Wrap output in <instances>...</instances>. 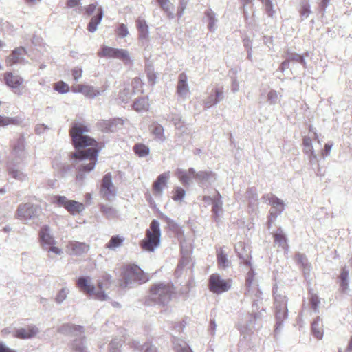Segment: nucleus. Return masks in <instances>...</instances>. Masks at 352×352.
<instances>
[{"label":"nucleus","mask_w":352,"mask_h":352,"mask_svg":"<svg viewBox=\"0 0 352 352\" xmlns=\"http://www.w3.org/2000/svg\"><path fill=\"white\" fill-rule=\"evenodd\" d=\"M69 132L73 144L76 149L71 155L77 166L76 179L82 181L86 173L94 169L100 148L98 142L86 134L89 132L87 126L80 123H74Z\"/></svg>","instance_id":"obj_1"},{"label":"nucleus","mask_w":352,"mask_h":352,"mask_svg":"<svg viewBox=\"0 0 352 352\" xmlns=\"http://www.w3.org/2000/svg\"><path fill=\"white\" fill-rule=\"evenodd\" d=\"M160 223L154 219L146 230L145 237L140 242V246L146 252H153L160 245Z\"/></svg>","instance_id":"obj_2"},{"label":"nucleus","mask_w":352,"mask_h":352,"mask_svg":"<svg viewBox=\"0 0 352 352\" xmlns=\"http://www.w3.org/2000/svg\"><path fill=\"white\" fill-rule=\"evenodd\" d=\"M175 293L172 284L157 283L151 287L149 296L153 301L165 305L171 300Z\"/></svg>","instance_id":"obj_3"},{"label":"nucleus","mask_w":352,"mask_h":352,"mask_svg":"<svg viewBox=\"0 0 352 352\" xmlns=\"http://www.w3.org/2000/svg\"><path fill=\"white\" fill-rule=\"evenodd\" d=\"M39 241L42 248L44 250L60 255L63 253L60 248L55 246L56 241L50 234V227L47 225L42 226L39 230Z\"/></svg>","instance_id":"obj_4"},{"label":"nucleus","mask_w":352,"mask_h":352,"mask_svg":"<svg viewBox=\"0 0 352 352\" xmlns=\"http://www.w3.org/2000/svg\"><path fill=\"white\" fill-rule=\"evenodd\" d=\"M232 280L222 278L217 273L212 274L208 278L209 290L217 294L226 292L231 289Z\"/></svg>","instance_id":"obj_5"},{"label":"nucleus","mask_w":352,"mask_h":352,"mask_svg":"<svg viewBox=\"0 0 352 352\" xmlns=\"http://www.w3.org/2000/svg\"><path fill=\"white\" fill-rule=\"evenodd\" d=\"M98 56L107 58H116L122 60L124 63L130 61V54L129 51L124 49H119L103 45L98 52Z\"/></svg>","instance_id":"obj_6"},{"label":"nucleus","mask_w":352,"mask_h":352,"mask_svg":"<svg viewBox=\"0 0 352 352\" xmlns=\"http://www.w3.org/2000/svg\"><path fill=\"white\" fill-rule=\"evenodd\" d=\"M77 285L79 288L84 292L89 295H96V298L99 300H106L109 297L105 294L103 289V283L100 281L98 283V287L100 290L95 292V287L89 283L88 278L85 276H80L78 278Z\"/></svg>","instance_id":"obj_7"},{"label":"nucleus","mask_w":352,"mask_h":352,"mask_svg":"<svg viewBox=\"0 0 352 352\" xmlns=\"http://www.w3.org/2000/svg\"><path fill=\"white\" fill-rule=\"evenodd\" d=\"M41 212V208L31 203L20 204L16 210L18 218L25 221L35 219Z\"/></svg>","instance_id":"obj_8"},{"label":"nucleus","mask_w":352,"mask_h":352,"mask_svg":"<svg viewBox=\"0 0 352 352\" xmlns=\"http://www.w3.org/2000/svg\"><path fill=\"white\" fill-rule=\"evenodd\" d=\"M54 203L60 207H64L71 214L73 215L81 212L85 209L83 204L74 200H68L65 196H55Z\"/></svg>","instance_id":"obj_9"},{"label":"nucleus","mask_w":352,"mask_h":352,"mask_svg":"<svg viewBox=\"0 0 352 352\" xmlns=\"http://www.w3.org/2000/svg\"><path fill=\"white\" fill-rule=\"evenodd\" d=\"M117 191L112 182V177L111 173H107L102 178L100 195L101 196L109 201L112 200L116 195Z\"/></svg>","instance_id":"obj_10"},{"label":"nucleus","mask_w":352,"mask_h":352,"mask_svg":"<svg viewBox=\"0 0 352 352\" xmlns=\"http://www.w3.org/2000/svg\"><path fill=\"white\" fill-rule=\"evenodd\" d=\"M170 179V172H164L160 174L153 184L152 190L155 196H160L163 190L166 187Z\"/></svg>","instance_id":"obj_11"},{"label":"nucleus","mask_w":352,"mask_h":352,"mask_svg":"<svg viewBox=\"0 0 352 352\" xmlns=\"http://www.w3.org/2000/svg\"><path fill=\"white\" fill-rule=\"evenodd\" d=\"M59 333L65 336L73 335L77 336L79 334H83L85 333V328L83 326L74 324L71 323H65L60 325L58 329Z\"/></svg>","instance_id":"obj_12"},{"label":"nucleus","mask_w":352,"mask_h":352,"mask_svg":"<svg viewBox=\"0 0 352 352\" xmlns=\"http://www.w3.org/2000/svg\"><path fill=\"white\" fill-rule=\"evenodd\" d=\"M39 332L38 329L35 325H29L25 328H19L15 331L14 336L17 338L25 340L35 337Z\"/></svg>","instance_id":"obj_13"},{"label":"nucleus","mask_w":352,"mask_h":352,"mask_svg":"<svg viewBox=\"0 0 352 352\" xmlns=\"http://www.w3.org/2000/svg\"><path fill=\"white\" fill-rule=\"evenodd\" d=\"M123 124V120L120 118L103 120L98 123V126L103 132H113L117 130L119 125Z\"/></svg>","instance_id":"obj_14"},{"label":"nucleus","mask_w":352,"mask_h":352,"mask_svg":"<svg viewBox=\"0 0 352 352\" xmlns=\"http://www.w3.org/2000/svg\"><path fill=\"white\" fill-rule=\"evenodd\" d=\"M26 52V50L23 47L16 48L12 51V54L7 58L6 61L8 64L10 65H13L17 63L25 64L27 61L22 57V56L25 54Z\"/></svg>","instance_id":"obj_15"},{"label":"nucleus","mask_w":352,"mask_h":352,"mask_svg":"<svg viewBox=\"0 0 352 352\" xmlns=\"http://www.w3.org/2000/svg\"><path fill=\"white\" fill-rule=\"evenodd\" d=\"M6 84L12 88L15 93L19 87L23 83V78L19 75H14L12 72H6L4 74Z\"/></svg>","instance_id":"obj_16"},{"label":"nucleus","mask_w":352,"mask_h":352,"mask_svg":"<svg viewBox=\"0 0 352 352\" xmlns=\"http://www.w3.org/2000/svg\"><path fill=\"white\" fill-rule=\"evenodd\" d=\"M80 336L74 339L70 344L69 347L74 352H89L87 338L82 334H80Z\"/></svg>","instance_id":"obj_17"},{"label":"nucleus","mask_w":352,"mask_h":352,"mask_svg":"<svg viewBox=\"0 0 352 352\" xmlns=\"http://www.w3.org/2000/svg\"><path fill=\"white\" fill-rule=\"evenodd\" d=\"M67 248L70 251L71 254L80 256L87 253L89 250V246L85 243L72 241L69 242Z\"/></svg>","instance_id":"obj_18"},{"label":"nucleus","mask_w":352,"mask_h":352,"mask_svg":"<svg viewBox=\"0 0 352 352\" xmlns=\"http://www.w3.org/2000/svg\"><path fill=\"white\" fill-rule=\"evenodd\" d=\"M104 16V11L102 7H98L97 12L94 15L87 25V30L90 32H95L98 29V25L100 23Z\"/></svg>","instance_id":"obj_19"},{"label":"nucleus","mask_w":352,"mask_h":352,"mask_svg":"<svg viewBox=\"0 0 352 352\" xmlns=\"http://www.w3.org/2000/svg\"><path fill=\"white\" fill-rule=\"evenodd\" d=\"M187 79L188 78L185 73H181L179 74L177 85V93L183 98H185L189 93Z\"/></svg>","instance_id":"obj_20"},{"label":"nucleus","mask_w":352,"mask_h":352,"mask_svg":"<svg viewBox=\"0 0 352 352\" xmlns=\"http://www.w3.org/2000/svg\"><path fill=\"white\" fill-rule=\"evenodd\" d=\"M274 241L278 244L283 250H288L289 245L287 243V239L281 229H278L276 232L273 234Z\"/></svg>","instance_id":"obj_21"},{"label":"nucleus","mask_w":352,"mask_h":352,"mask_svg":"<svg viewBox=\"0 0 352 352\" xmlns=\"http://www.w3.org/2000/svg\"><path fill=\"white\" fill-rule=\"evenodd\" d=\"M125 238L120 235H115L111 237L109 241L105 245V248L110 250H116L122 245Z\"/></svg>","instance_id":"obj_22"},{"label":"nucleus","mask_w":352,"mask_h":352,"mask_svg":"<svg viewBox=\"0 0 352 352\" xmlns=\"http://www.w3.org/2000/svg\"><path fill=\"white\" fill-rule=\"evenodd\" d=\"M136 28L140 38H146L148 36V25L144 19H138L136 20Z\"/></svg>","instance_id":"obj_23"},{"label":"nucleus","mask_w":352,"mask_h":352,"mask_svg":"<svg viewBox=\"0 0 352 352\" xmlns=\"http://www.w3.org/2000/svg\"><path fill=\"white\" fill-rule=\"evenodd\" d=\"M217 261L219 268L225 269L228 267L229 261L223 248L217 250Z\"/></svg>","instance_id":"obj_24"},{"label":"nucleus","mask_w":352,"mask_h":352,"mask_svg":"<svg viewBox=\"0 0 352 352\" xmlns=\"http://www.w3.org/2000/svg\"><path fill=\"white\" fill-rule=\"evenodd\" d=\"M148 280V276L138 266L133 265V282L142 284Z\"/></svg>","instance_id":"obj_25"},{"label":"nucleus","mask_w":352,"mask_h":352,"mask_svg":"<svg viewBox=\"0 0 352 352\" xmlns=\"http://www.w3.org/2000/svg\"><path fill=\"white\" fill-rule=\"evenodd\" d=\"M263 198L266 199L269 201L270 204H271L274 208H277L279 210V212H281L283 210V202L274 195L268 194Z\"/></svg>","instance_id":"obj_26"},{"label":"nucleus","mask_w":352,"mask_h":352,"mask_svg":"<svg viewBox=\"0 0 352 352\" xmlns=\"http://www.w3.org/2000/svg\"><path fill=\"white\" fill-rule=\"evenodd\" d=\"M133 109L137 111H147L149 109V104L146 98L137 99L133 103Z\"/></svg>","instance_id":"obj_27"},{"label":"nucleus","mask_w":352,"mask_h":352,"mask_svg":"<svg viewBox=\"0 0 352 352\" xmlns=\"http://www.w3.org/2000/svg\"><path fill=\"white\" fill-rule=\"evenodd\" d=\"M100 211L108 219H113L118 217V211L109 205H101Z\"/></svg>","instance_id":"obj_28"},{"label":"nucleus","mask_w":352,"mask_h":352,"mask_svg":"<svg viewBox=\"0 0 352 352\" xmlns=\"http://www.w3.org/2000/svg\"><path fill=\"white\" fill-rule=\"evenodd\" d=\"M195 170L190 168L188 171H182L178 174L179 181L184 184L187 185L192 178H195Z\"/></svg>","instance_id":"obj_29"},{"label":"nucleus","mask_w":352,"mask_h":352,"mask_svg":"<svg viewBox=\"0 0 352 352\" xmlns=\"http://www.w3.org/2000/svg\"><path fill=\"white\" fill-rule=\"evenodd\" d=\"M133 151L135 154L140 157H144L149 155V148L144 144H136L133 146Z\"/></svg>","instance_id":"obj_30"},{"label":"nucleus","mask_w":352,"mask_h":352,"mask_svg":"<svg viewBox=\"0 0 352 352\" xmlns=\"http://www.w3.org/2000/svg\"><path fill=\"white\" fill-rule=\"evenodd\" d=\"M122 275L125 285L132 283V265L125 266L122 272Z\"/></svg>","instance_id":"obj_31"},{"label":"nucleus","mask_w":352,"mask_h":352,"mask_svg":"<svg viewBox=\"0 0 352 352\" xmlns=\"http://www.w3.org/2000/svg\"><path fill=\"white\" fill-rule=\"evenodd\" d=\"M296 263L302 269L309 268V263L306 256L302 253L297 252L294 257Z\"/></svg>","instance_id":"obj_32"},{"label":"nucleus","mask_w":352,"mask_h":352,"mask_svg":"<svg viewBox=\"0 0 352 352\" xmlns=\"http://www.w3.org/2000/svg\"><path fill=\"white\" fill-rule=\"evenodd\" d=\"M82 94L88 98H94L100 95V92L98 89H96L94 87L85 85Z\"/></svg>","instance_id":"obj_33"},{"label":"nucleus","mask_w":352,"mask_h":352,"mask_svg":"<svg viewBox=\"0 0 352 352\" xmlns=\"http://www.w3.org/2000/svg\"><path fill=\"white\" fill-rule=\"evenodd\" d=\"M311 329L314 336L318 339H322L323 336V331L319 320L314 321L311 324Z\"/></svg>","instance_id":"obj_34"},{"label":"nucleus","mask_w":352,"mask_h":352,"mask_svg":"<svg viewBox=\"0 0 352 352\" xmlns=\"http://www.w3.org/2000/svg\"><path fill=\"white\" fill-rule=\"evenodd\" d=\"M131 98V92L129 88H124L120 91L118 95V100L121 104H126L129 102Z\"/></svg>","instance_id":"obj_35"},{"label":"nucleus","mask_w":352,"mask_h":352,"mask_svg":"<svg viewBox=\"0 0 352 352\" xmlns=\"http://www.w3.org/2000/svg\"><path fill=\"white\" fill-rule=\"evenodd\" d=\"M13 155L19 159H23L25 156L24 145L21 141H19L17 144L14 146Z\"/></svg>","instance_id":"obj_36"},{"label":"nucleus","mask_w":352,"mask_h":352,"mask_svg":"<svg viewBox=\"0 0 352 352\" xmlns=\"http://www.w3.org/2000/svg\"><path fill=\"white\" fill-rule=\"evenodd\" d=\"M150 131L157 138L161 139L163 137L164 129L159 124L153 123L150 126Z\"/></svg>","instance_id":"obj_37"},{"label":"nucleus","mask_w":352,"mask_h":352,"mask_svg":"<svg viewBox=\"0 0 352 352\" xmlns=\"http://www.w3.org/2000/svg\"><path fill=\"white\" fill-rule=\"evenodd\" d=\"M69 289L66 287L62 288L56 295L55 300L58 304H61L67 298Z\"/></svg>","instance_id":"obj_38"},{"label":"nucleus","mask_w":352,"mask_h":352,"mask_svg":"<svg viewBox=\"0 0 352 352\" xmlns=\"http://www.w3.org/2000/svg\"><path fill=\"white\" fill-rule=\"evenodd\" d=\"M264 6L265 10L267 15L270 17H272L275 13L274 10L273 9V5L272 3L271 0H259Z\"/></svg>","instance_id":"obj_39"},{"label":"nucleus","mask_w":352,"mask_h":352,"mask_svg":"<svg viewBox=\"0 0 352 352\" xmlns=\"http://www.w3.org/2000/svg\"><path fill=\"white\" fill-rule=\"evenodd\" d=\"M121 340L118 338H115L109 344V352H120Z\"/></svg>","instance_id":"obj_40"},{"label":"nucleus","mask_w":352,"mask_h":352,"mask_svg":"<svg viewBox=\"0 0 352 352\" xmlns=\"http://www.w3.org/2000/svg\"><path fill=\"white\" fill-rule=\"evenodd\" d=\"M160 7L168 14V16H172L170 11L171 4L169 0H157Z\"/></svg>","instance_id":"obj_41"},{"label":"nucleus","mask_w":352,"mask_h":352,"mask_svg":"<svg viewBox=\"0 0 352 352\" xmlns=\"http://www.w3.org/2000/svg\"><path fill=\"white\" fill-rule=\"evenodd\" d=\"M185 195V191L181 187H176L173 191L172 199L174 201L182 200Z\"/></svg>","instance_id":"obj_42"},{"label":"nucleus","mask_w":352,"mask_h":352,"mask_svg":"<svg viewBox=\"0 0 352 352\" xmlns=\"http://www.w3.org/2000/svg\"><path fill=\"white\" fill-rule=\"evenodd\" d=\"M54 89L60 94H65L69 91V87L63 81H59L54 85Z\"/></svg>","instance_id":"obj_43"},{"label":"nucleus","mask_w":352,"mask_h":352,"mask_svg":"<svg viewBox=\"0 0 352 352\" xmlns=\"http://www.w3.org/2000/svg\"><path fill=\"white\" fill-rule=\"evenodd\" d=\"M10 175L16 179L23 181L26 178V175L21 170L16 169H10L9 170Z\"/></svg>","instance_id":"obj_44"},{"label":"nucleus","mask_w":352,"mask_h":352,"mask_svg":"<svg viewBox=\"0 0 352 352\" xmlns=\"http://www.w3.org/2000/svg\"><path fill=\"white\" fill-rule=\"evenodd\" d=\"M116 33L119 37L124 38L129 34L128 28L124 23H121L118 25Z\"/></svg>","instance_id":"obj_45"},{"label":"nucleus","mask_w":352,"mask_h":352,"mask_svg":"<svg viewBox=\"0 0 352 352\" xmlns=\"http://www.w3.org/2000/svg\"><path fill=\"white\" fill-rule=\"evenodd\" d=\"M214 93H215V98L213 99L210 102H208V107L216 104L217 102H218L219 101V100L221 98H222L223 94V89L222 87L217 88L214 90Z\"/></svg>","instance_id":"obj_46"},{"label":"nucleus","mask_w":352,"mask_h":352,"mask_svg":"<svg viewBox=\"0 0 352 352\" xmlns=\"http://www.w3.org/2000/svg\"><path fill=\"white\" fill-rule=\"evenodd\" d=\"M303 145L305 147L306 153H309L311 155L314 154V150L312 148V142H311V140L309 138L305 137L303 138Z\"/></svg>","instance_id":"obj_47"},{"label":"nucleus","mask_w":352,"mask_h":352,"mask_svg":"<svg viewBox=\"0 0 352 352\" xmlns=\"http://www.w3.org/2000/svg\"><path fill=\"white\" fill-rule=\"evenodd\" d=\"M210 175H211V173L206 172V171H201L197 173H196L195 172L194 177L195 179H197L199 180H206L210 177Z\"/></svg>","instance_id":"obj_48"},{"label":"nucleus","mask_w":352,"mask_h":352,"mask_svg":"<svg viewBox=\"0 0 352 352\" xmlns=\"http://www.w3.org/2000/svg\"><path fill=\"white\" fill-rule=\"evenodd\" d=\"M97 5L94 3L89 4V6L85 8V13L88 16L92 15L95 11L97 12Z\"/></svg>","instance_id":"obj_49"},{"label":"nucleus","mask_w":352,"mask_h":352,"mask_svg":"<svg viewBox=\"0 0 352 352\" xmlns=\"http://www.w3.org/2000/svg\"><path fill=\"white\" fill-rule=\"evenodd\" d=\"M82 71L81 69L76 68L72 70V75L76 82L82 76Z\"/></svg>","instance_id":"obj_50"},{"label":"nucleus","mask_w":352,"mask_h":352,"mask_svg":"<svg viewBox=\"0 0 352 352\" xmlns=\"http://www.w3.org/2000/svg\"><path fill=\"white\" fill-rule=\"evenodd\" d=\"M12 118L0 116V126H6L11 123Z\"/></svg>","instance_id":"obj_51"},{"label":"nucleus","mask_w":352,"mask_h":352,"mask_svg":"<svg viewBox=\"0 0 352 352\" xmlns=\"http://www.w3.org/2000/svg\"><path fill=\"white\" fill-rule=\"evenodd\" d=\"M349 272L346 268H342L340 274V280H348Z\"/></svg>","instance_id":"obj_52"},{"label":"nucleus","mask_w":352,"mask_h":352,"mask_svg":"<svg viewBox=\"0 0 352 352\" xmlns=\"http://www.w3.org/2000/svg\"><path fill=\"white\" fill-rule=\"evenodd\" d=\"M85 85H76V86H73L72 87V91L82 94Z\"/></svg>","instance_id":"obj_53"},{"label":"nucleus","mask_w":352,"mask_h":352,"mask_svg":"<svg viewBox=\"0 0 352 352\" xmlns=\"http://www.w3.org/2000/svg\"><path fill=\"white\" fill-rule=\"evenodd\" d=\"M46 129H49V128L47 126L44 125V124H41V125H37L36 126V127L35 129V131H36V133H37V134H41Z\"/></svg>","instance_id":"obj_54"},{"label":"nucleus","mask_w":352,"mask_h":352,"mask_svg":"<svg viewBox=\"0 0 352 352\" xmlns=\"http://www.w3.org/2000/svg\"><path fill=\"white\" fill-rule=\"evenodd\" d=\"M0 352H16V351L10 349L3 342H0Z\"/></svg>","instance_id":"obj_55"},{"label":"nucleus","mask_w":352,"mask_h":352,"mask_svg":"<svg viewBox=\"0 0 352 352\" xmlns=\"http://www.w3.org/2000/svg\"><path fill=\"white\" fill-rule=\"evenodd\" d=\"M310 300H311V304L312 307L314 309H316L320 303V300H319L318 298L316 296H314L311 298Z\"/></svg>","instance_id":"obj_56"},{"label":"nucleus","mask_w":352,"mask_h":352,"mask_svg":"<svg viewBox=\"0 0 352 352\" xmlns=\"http://www.w3.org/2000/svg\"><path fill=\"white\" fill-rule=\"evenodd\" d=\"M340 288L342 293H345L348 289V280L340 281Z\"/></svg>","instance_id":"obj_57"},{"label":"nucleus","mask_w":352,"mask_h":352,"mask_svg":"<svg viewBox=\"0 0 352 352\" xmlns=\"http://www.w3.org/2000/svg\"><path fill=\"white\" fill-rule=\"evenodd\" d=\"M67 6L69 8H74L80 4V0H67Z\"/></svg>","instance_id":"obj_58"},{"label":"nucleus","mask_w":352,"mask_h":352,"mask_svg":"<svg viewBox=\"0 0 352 352\" xmlns=\"http://www.w3.org/2000/svg\"><path fill=\"white\" fill-rule=\"evenodd\" d=\"M331 146H332L329 144L324 145V152L322 153L323 156H327L330 154Z\"/></svg>","instance_id":"obj_59"},{"label":"nucleus","mask_w":352,"mask_h":352,"mask_svg":"<svg viewBox=\"0 0 352 352\" xmlns=\"http://www.w3.org/2000/svg\"><path fill=\"white\" fill-rule=\"evenodd\" d=\"M309 12H310V11H309V6L307 5V4L304 5L302 7V9H301V11H300L301 14L303 15V16H307Z\"/></svg>","instance_id":"obj_60"},{"label":"nucleus","mask_w":352,"mask_h":352,"mask_svg":"<svg viewBox=\"0 0 352 352\" xmlns=\"http://www.w3.org/2000/svg\"><path fill=\"white\" fill-rule=\"evenodd\" d=\"M41 0H25V3L28 6H34L40 3Z\"/></svg>","instance_id":"obj_61"},{"label":"nucleus","mask_w":352,"mask_h":352,"mask_svg":"<svg viewBox=\"0 0 352 352\" xmlns=\"http://www.w3.org/2000/svg\"><path fill=\"white\" fill-rule=\"evenodd\" d=\"M177 352H192L191 349L188 346H186L180 349H178Z\"/></svg>","instance_id":"obj_62"},{"label":"nucleus","mask_w":352,"mask_h":352,"mask_svg":"<svg viewBox=\"0 0 352 352\" xmlns=\"http://www.w3.org/2000/svg\"><path fill=\"white\" fill-rule=\"evenodd\" d=\"M330 0H321L320 6L324 9L329 4Z\"/></svg>","instance_id":"obj_63"},{"label":"nucleus","mask_w":352,"mask_h":352,"mask_svg":"<svg viewBox=\"0 0 352 352\" xmlns=\"http://www.w3.org/2000/svg\"><path fill=\"white\" fill-rule=\"evenodd\" d=\"M145 352H157V349L153 346H149L146 349Z\"/></svg>","instance_id":"obj_64"}]
</instances>
